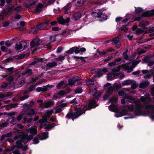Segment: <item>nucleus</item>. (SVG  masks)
Here are the masks:
<instances>
[{
  "mask_svg": "<svg viewBox=\"0 0 154 154\" xmlns=\"http://www.w3.org/2000/svg\"><path fill=\"white\" fill-rule=\"evenodd\" d=\"M153 16H154V9L150 11H146L143 12L141 15L142 17H150Z\"/></svg>",
  "mask_w": 154,
  "mask_h": 154,
  "instance_id": "nucleus-6",
  "label": "nucleus"
},
{
  "mask_svg": "<svg viewBox=\"0 0 154 154\" xmlns=\"http://www.w3.org/2000/svg\"><path fill=\"white\" fill-rule=\"evenodd\" d=\"M43 5L42 4H39L37 7L35 11L36 13H38L42 11L43 8Z\"/></svg>",
  "mask_w": 154,
  "mask_h": 154,
  "instance_id": "nucleus-19",
  "label": "nucleus"
},
{
  "mask_svg": "<svg viewBox=\"0 0 154 154\" xmlns=\"http://www.w3.org/2000/svg\"><path fill=\"white\" fill-rule=\"evenodd\" d=\"M131 23V22L130 21L128 23V24L122 25L121 28V31H123L124 30H125V28H126V27L128 26L129 24V23Z\"/></svg>",
  "mask_w": 154,
  "mask_h": 154,
  "instance_id": "nucleus-47",
  "label": "nucleus"
},
{
  "mask_svg": "<svg viewBox=\"0 0 154 154\" xmlns=\"http://www.w3.org/2000/svg\"><path fill=\"white\" fill-rule=\"evenodd\" d=\"M18 45H19V43L18 44H16L15 46V48L16 50L18 51H23L22 49V48L21 46H18Z\"/></svg>",
  "mask_w": 154,
  "mask_h": 154,
  "instance_id": "nucleus-39",
  "label": "nucleus"
},
{
  "mask_svg": "<svg viewBox=\"0 0 154 154\" xmlns=\"http://www.w3.org/2000/svg\"><path fill=\"white\" fill-rule=\"evenodd\" d=\"M48 137V132H44L41 134L39 137V139L41 140L45 139Z\"/></svg>",
  "mask_w": 154,
  "mask_h": 154,
  "instance_id": "nucleus-15",
  "label": "nucleus"
},
{
  "mask_svg": "<svg viewBox=\"0 0 154 154\" xmlns=\"http://www.w3.org/2000/svg\"><path fill=\"white\" fill-rule=\"evenodd\" d=\"M97 74L99 77L101 76L103 74L101 70L100 69H99L97 72Z\"/></svg>",
  "mask_w": 154,
  "mask_h": 154,
  "instance_id": "nucleus-56",
  "label": "nucleus"
},
{
  "mask_svg": "<svg viewBox=\"0 0 154 154\" xmlns=\"http://www.w3.org/2000/svg\"><path fill=\"white\" fill-rule=\"evenodd\" d=\"M57 65V63L55 62H53L51 63H49L47 64L45 66L42 67L43 69L47 70L48 69L54 66H56Z\"/></svg>",
  "mask_w": 154,
  "mask_h": 154,
  "instance_id": "nucleus-9",
  "label": "nucleus"
},
{
  "mask_svg": "<svg viewBox=\"0 0 154 154\" xmlns=\"http://www.w3.org/2000/svg\"><path fill=\"white\" fill-rule=\"evenodd\" d=\"M39 31L36 26L34 28L31 29V32L33 34L36 33Z\"/></svg>",
  "mask_w": 154,
  "mask_h": 154,
  "instance_id": "nucleus-42",
  "label": "nucleus"
},
{
  "mask_svg": "<svg viewBox=\"0 0 154 154\" xmlns=\"http://www.w3.org/2000/svg\"><path fill=\"white\" fill-rule=\"evenodd\" d=\"M1 49L2 51L4 52H6L8 51V49L4 46H2L1 48Z\"/></svg>",
  "mask_w": 154,
  "mask_h": 154,
  "instance_id": "nucleus-59",
  "label": "nucleus"
},
{
  "mask_svg": "<svg viewBox=\"0 0 154 154\" xmlns=\"http://www.w3.org/2000/svg\"><path fill=\"white\" fill-rule=\"evenodd\" d=\"M74 52L75 54L77 53V48H71L69 50L67 51V53L69 54H71Z\"/></svg>",
  "mask_w": 154,
  "mask_h": 154,
  "instance_id": "nucleus-20",
  "label": "nucleus"
},
{
  "mask_svg": "<svg viewBox=\"0 0 154 154\" xmlns=\"http://www.w3.org/2000/svg\"><path fill=\"white\" fill-rule=\"evenodd\" d=\"M85 0H78V7L82 6L84 4Z\"/></svg>",
  "mask_w": 154,
  "mask_h": 154,
  "instance_id": "nucleus-36",
  "label": "nucleus"
},
{
  "mask_svg": "<svg viewBox=\"0 0 154 154\" xmlns=\"http://www.w3.org/2000/svg\"><path fill=\"white\" fill-rule=\"evenodd\" d=\"M151 93L152 96H153V99L154 100V85L151 89Z\"/></svg>",
  "mask_w": 154,
  "mask_h": 154,
  "instance_id": "nucleus-62",
  "label": "nucleus"
},
{
  "mask_svg": "<svg viewBox=\"0 0 154 154\" xmlns=\"http://www.w3.org/2000/svg\"><path fill=\"white\" fill-rule=\"evenodd\" d=\"M81 104L82 106L80 107V104H79V107H78V118L83 113H85L86 110L95 108L98 106L96 100L93 99L89 100L88 108L86 105Z\"/></svg>",
  "mask_w": 154,
  "mask_h": 154,
  "instance_id": "nucleus-2",
  "label": "nucleus"
},
{
  "mask_svg": "<svg viewBox=\"0 0 154 154\" xmlns=\"http://www.w3.org/2000/svg\"><path fill=\"white\" fill-rule=\"evenodd\" d=\"M114 91L113 90V88L112 86L109 87L106 91V93L111 95L112 94L113 92Z\"/></svg>",
  "mask_w": 154,
  "mask_h": 154,
  "instance_id": "nucleus-27",
  "label": "nucleus"
},
{
  "mask_svg": "<svg viewBox=\"0 0 154 154\" xmlns=\"http://www.w3.org/2000/svg\"><path fill=\"white\" fill-rule=\"evenodd\" d=\"M69 84L70 85H72L74 84L75 83V81L72 79H69L68 80Z\"/></svg>",
  "mask_w": 154,
  "mask_h": 154,
  "instance_id": "nucleus-52",
  "label": "nucleus"
},
{
  "mask_svg": "<svg viewBox=\"0 0 154 154\" xmlns=\"http://www.w3.org/2000/svg\"><path fill=\"white\" fill-rule=\"evenodd\" d=\"M143 33L147 34L148 33V32L147 31H145L144 30L141 29L140 28L137 29L135 31V34L136 35H139Z\"/></svg>",
  "mask_w": 154,
  "mask_h": 154,
  "instance_id": "nucleus-16",
  "label": "nucleus"
},
{
  "mask_svg": "<svg viewBox=\"0 0 154 154\" xmlns=\"http://www.w3.org/2000/svg\"><path fill=\"white\" fill-rule=\"evenodd\" d=\"M97 52L98 53L99 55H104L106 54V53L104 51H99V50H97Z\"/></svg>",
  "mask_w": 154,
  "mask_h": 154,
  "instance_id": "nucleus-50",
  "label": "nucleus"
},
{
  "mask_svg": "<svg viewBox=\"0 0 154 154\" xmlns=\"http://www.w3.org/2000/svg\"><path fill=\"white\" fill-rule=\"evenodd\" d=\"M110 95L109 94H106L103 97V99L104 100H107L110 97Z\"/></svg>",
  "mask_w": 154,
  "mask_h": 154,
  "instance_id": "nucleus-64",
  "label": "nucleus"
},
{
  "mask_svg": "<svg viewBox=\"0 0 154 154\" xmlns=\"http://www.w3.org/2000/svg\"><path fill=\"white\" fill-rule=\"evenodd\" d=\"M27 43L24 42H21L19 43V45L18 46H21L22 48V50H24L27 47Z\"/></svg>",
  "mask_w": 154,
  "mask_h": 154,
  "instance_id": "nucleus-23",
  "label": "nucleus"
},
{
  "mask_svg": "<svg viewBox=\"0 0 154 154\" xmlns=\"http://www.w3.org/2000/svg\"><path fill=\"white\" fill-rule=\"evenodd\" d=\"M37 2V0H29L28 2L25 4V6L27 8L35 5Z\"/></svg>",
  "mask_w": 154,
  "mask_h": 154,
  "instance_id": "nucleus-10",
  "label": "nucleus"
},
{
  "mask_svg": "<svg viewBox=\"0 0 154 154\" xmlns=\"http://www.w3.org/2000/svg\"><path fill=\"white\" fill-rule=\"evenodd\" d=\"M23 114H21L19 115L17 117V120L18 122H20V120H21L23 118Z\"/></svg>",
  "mask_w": 154,
  "mask_h": 154,
  "instance_id": "nucleus-53",
  "label": "nucleus"
},
{
  "mask_svg": "<svg viewBox=\"0 0 154 154\" xmlns=\"http://www.w3.org/2000/svg\"><path fill=\"white\" fill-rule=\"evenodd\" d=\"M135 8V12L137 14H139L141 13L143 11V10L142 8L140 7H138L137 8L136 7H134Z\"/></svg>",
  "mask_w": 154,
  "mask_h": 154,
  "instance_id": "nucleus-32",
  "label": "nucleus"
},
{
  "mask_svg": "<svg viewBox=\"0 0 154 154\" xmlns=\"http://www.w3.org/2000/svg\"><path fill=\"white\" fill-rule=\"evenodd\" d=\"M100 9H97L95 11V12L92 13V15L94 17L99 18Z\"/></svg>",
  "mask_w": 154,
  "mask_h": 154,
  "instance_id": "nucleus-18",
  "label": "nucleus"
},
{
  "mask_svg": "<svg viewBox=\"0 0 154 154\" xmlns=\"http://www.w3.org/2000/svg\"><path fill=\"white\" fill-rule=\"evenodd\" d=\"M128 110L125 109H123L120 112V115L121 116L128 115Z\"/></svg>",
  "mask_w": 154,
  "mask_h": 154,
  "instance_id": "nucleus-26",
  "label": "nucleus"
},
{
  "mask_svg": "<svg viewBox=\"0 0 154 154\" xmlns=\"http://www.w3.org/2000/svg\"><path fill=\"white\" fill-rule=\"evenodd\" d=\"M149 24V23L147 21H143L141 22L139 24V26L141 27L143 26H146Z\"/></svg>",
  "mask_w": 154,
  "mask_h": 154,
  "instance_id": "nucleus-22",
  "label": "nucleus"
},
{
  "mask_svg": "<svg viewBox=\"0 0 154 154\" xmlns=\"http://www.w3.org/2000/svg\"><path fill=\"white\" fill-rule=\"evenodd\" d=\"M65 59L64 56H60L58 58H57L56 60H57L62 61L63 60Z\"/></svg>",
  "mask_w": 154,
  "mask_h": 154,
  "instance_id": "nucleus-55",
  "label": "nucleus"
},
{
  "mask_svg": "<svg viewBox=\"0 0 154 154\" xmlns=\"http://www.w3.org/2000/svg\"><path fill=\"white\" fill-rule=\"evenodd\" d=\"M86 51V49L85 48H78V54L80 53V52H85Z\"/></svg>",
  "mask_w": 154,
  "mask_h": 154,
  "instance_id": "nucleus-41",
  "label": "nucleus"
},
{
  "mask_svg": "<svg viewBox=\"0 0 154 154\" xmlns=\"http://www.w3.org/2000/svg\"><path fill=\"white\" fill-rule=\"evenodd\" d=\"M125 99H128L130 100L134 101V103L136 104L138 103V101L135 100V99L131 96V95H127L125 97Z\"/></svg>",
  "mask_w": 154,
  "mask_h": 154,
  "instance_id": "nucleus-21",
  "label": "nucleus"
},
{
  "mask_svg": "<svg viewBox=\"0 0 154 154\" xmlns=\"http://www.w3.org/2000/svg\"><path fill=\"white\" fill-rule=\"evenodd\" d=\"M121 66L123 68L126 70L128 71L129 69V66L128 65H127L126 64H122Z\"/></svg>",
  "mask_w": 154,
  "mask_h": 154,
  "instance_id": "nucleus-46",
  "label": "nucleus"
},
{
  "mask_svg": "<svg viewBox=\"0 0 154 154\" xmlns=\"http://www.w3.org/2000/svg\"><path fill=\"white\" fill-rule=\"evenodd\" d=\"M66 94V93L63 91H61L58 92L59 95L61 96H63L64 95Z\"/></svg>",
  "mask_w": 154,
  "mask_h": 154,
  "instance_id": "nucleus-54",
  "label": "nucleus"
},
{
  "mask_svg": "<svg viewBox=\"0 0 154 154\" xmlns=\"http://www.w3.org/2000/svg\"><path fill=\"white\" fill-rule=\"evenodd\" d=\"M99 20L100 21H103L104 20H106L107 19V16L106 14L105 13L103 12V11L102 9H100V12Z\"/></svg>",
  "mask_w": 154,
  "mask_h": 154,
  "instance_id": "nucleus-7",
  "label": "nucleus"
},
{
  "mask_svg": "<svg viewBox=\"0 0 154 154\" xmlns=\"http://www.w3.org/2000/svg\"><path fill=\"white\" fill-rule=\"evenodd\" d=\"M47 89L45 87H38L36 89V91L37 92H40L42 91L43 92L45 91H46Z\"/></svg>",
  "mask_w": 154,
  "mask_h": 154,
  "instance_id": "nucleus-34",
  "label": "nucleus"
},
{
  "mask_svg": "<svg viewBox=\"0 0 154 154\" xmlns=\"http://www.w3.org/2000/svg\"><path fill=\"white\" fill-rule=\"evenodd\" d=\"M128 110L131 112H134L135 108L134 109V105H128Z\"/></svg>",
  "mask_w": 154,
  "mask_h": 154,
  "instance_id": "nucleus-33",
  "label": "nucleus"
},
{
  "mask_svg": "<svg viewBox=\"0 0 154 154\" xmlns=\"http://www.w3.org/2000/svg\"><path fill=\"white\" fill-rule=\"evenodd\" d=\"M64 84V82H61L59 83L57 86V87L58 88H60Z\"/></svg>",
  "mask_w": 154,
  "mask_h": 154,
  "instance_id": "nucleus-58",
  "label": "nucleus"
},
{
  "mask_svg": "<svg viewBox=\"0 0 154 154\" xmlns=\"http://www.w3.org/2000/svg\"><path fill=\"white\" fill-rule=\"evenodd\" d=\"M18 123L16 119L13 118L12 120L11 121V123L13 125L15 124Z\"/></svg>",
  "mask_w": 154,
  "mask_h": 154,
  "instance_id": "nucleus-48",
  "label": "nucleus"
},
{
  "mask_svg": "<svg viewBox=\"0 0 154 154\" xmlns=\"http://www.w3.org/2000/svg\"><path fill=\"white\" fill-rule=\"evenodd\" d=\"M35 112L34 109H31L29 110L27 112V114L29 116L33 115L35 113Z\"/></svg>",
  "mask_w": 154,
  "mask_h": 154,
  "instance_id": "nucleus-35",
  "label": "nucleus"
},
{
  "mask_svg": "<svg viewBox=\"0 0 154 154\" xmlns=\"http://www.w3.org/2000/svg\"><path fill=\"white\" fill-rule=\"evenodd\" d=\"M38 103H39V105L41 107L43 108H44V103H43V101L42 100H38L37 101Z\"/></svg>",
  "mask_w": 154,
  "mask_h": 154,
  "instance_id": "nucleus-49",
  "label": "nucleus"
},
{
  "mask_svg": "<svg viewBox=\"0 0 154 154\" xmlns=\"http://www.w3.org/2000/svg\"><path fill=\"white\" fill-rule=\"evenodd\" d=\"M32 73V70L30 69H27L25 72L22 73V76L25 75H30Z\"/></svg>",
  "mask_w": 154,
  "mask_h": 154,
  "instance_id": "nucleus-28",
  "label": "nucleus"
},
{
  "mask_svg": "<svg viewBox=\"0 0 154 154\" xmlns=\"http://www.w3.org/2000/svg\"><path fill=\"white\" fill-rule=\"evenodd\" d=\"M109 110L112 112H118L119 111V109L115 104L110 105L108 107Z\"/></svg>",
  "mask_w": 154,
  "mask_h": 154,
  "instance_id": "nucleus-8",
  "label": "nucleus"
},
{
  "mask_svg": "<svg viewBox=\"0 0 154 154\" xmlns=\"http://www.w3.org/2000/svg\"><path fill=\"white\" fill-rule=\"evenodd\" d=\"M49 23L48 21H46L44 23H41L42 26L43 30L46 29V27L48 25Z\"/></svg>",
  "mask_w": 154,
  "mask_h": 154,
  "instance_id": "nucleus-30",
  "label": "nucleus"
},
{
  "mask_svg": "<svg viewBox=\"0 0 154 154\" xmlns=\"http://www.w3.org/2000/svg\"><path fill=\"white\" fill-rule=\"evenodd\" d=\"M88 58V57H82L78 56V63L81 61L82 62L84 63L85 61V59Z\"/></svg>",
  "mask_w": 154,
  "mask_h": 154,
  "instance_id": "nucleus-25",
  "label": "nucleus"
},
{
  "mask_svg": "<svg viewBox=\"0 0 154 154\" xmlns=\"http://www.w3.org/2000/svg\"><path fill=\"white\" fill-rule=\"evenodd\" d=\"M50 41L51 42H54L56 40V36L51 35L50 37Z\"/></svg>",
  "mask_w": 154,
  "mask_h": 154,
  "instance_id": "nucleus-45",
  "label": "nucleus"
},
{
  "mask_svg": "<svg viewBox=\"0 0 154 154\" xmlns=\"http://www.w3.org/2000/svg\"><path fill=\"white\" fill-rule=\"evenodd\" d=\"M55 126V124L53 123L51 125H46L45 126V128L46 129H50L51 128L54 127Z\"/></svg>",
  "mask_w": 154,
  "mask_h": 154,
  "instance_id": "nucleus-40",
  "label": "nucleus"
},
{
  "mask_svg": "<svg viewBox=\"0 0 154 154\" xmlns=\"http://www.w3.org/2000/svg\"><path fill=\"white\" fill-rule=\"evenodd\" d=\"M41 44V42L40 40L37 37L34 39L30 43L32 48H35Z\"/></svg>",
  "mask_w": 154,
  "mask_h": 154,
  "instance_id": "nucleus-5",
  "label": "nucleus"
},
{
  "mask_svg": "<svg viewBox=\"0 0 154 154\" xmlns=\"http://www.w3.org/2000/svg\"><path fill=\"white\" fill-rule=\"evenodd\" d=\"M72 19L73 20L75 21L77 20V14L76 13H75L72 16Z\"/></svg>",
  "mask_w": 154,
  "mask_h": 154,
  "instance_id": "nucleus-57",
  "label": "nucleus"
},
{
  "mask_svg": "<svg viewBox=\"0 0 154 154\" xmlns=\"http://www.w3.org/2000/svg\"><path fill=\"white\" fill-rule=\"evenodd\" d=\"M114 91H118L120 88L122 87L121 84L118 85V84L115 83L112 86Z\"/></svg>",
  "mask_w": 154,
  "mask_h": 154,
  "instance_id": "nucleus-13",
  "label": "nucleus"
},
{
  "mask_svg": "<svg viewBox=\"0 0 154 154\" xmlns=\"http://www.w3.org/2000/svg\"><path fill=\"white\" fill-rule=\"evenodd\" d=\"M119 41V38L118 37L114 38H112V42H113V44H117L118 43Z\"/></svg>",
  "mask_w": 154,
  "mask_h": 154,
  "instance_id": "nucleus-38",
  "label": "nucleus"
},
{
  "mask_svg": "<svg viewBox=\"0 0 154 154\" xmlns=\"http://www.w3.org/2000/svg\"><path fill=\"white\" fill-rule=\"evenodd\" d=\"M143 107L142 105L140 104H136L135 107V110L134 111L135 115L136 116H140L146 114L144 111H143L142 108Z\"/></svg>",
  "mask_w": 154,
  "mask_h": 154,
  "instance_id": "nucleus-4",
  "label": "nucleus"
},
{
  "mask_svg": "<svg viewBox=\"0 0 154 154\" xmlns=\"http://www.w3.org/2000/svg\"><path fill=\"white\" fill-rule=\"evenodd\" d=\"M57 20L60 24H65V20L63 17H59L57 19Z\"/></svg>",
  "mask_w": 154,
  "mask_h": 154,
  "instance_id": "nucleus-29",
  "label": "nucleus"
},
{
  "mask_svg": "<svg viewBox=\"0 0 154 154\" xmlns=\"http://www.w3.org/2000/svg\"><path fill=\"white\" fill-rule=\"evenodd\" d=\"M132 80H128L123 82L122 84L123 86L128 85L131 84Z\"/></svg>",
  "mask_w": 154,
  "mask_h": 154,
  "instance_id": "nucleus-31",
  "label": "nucleus"
},
{
  "mask_svg": "<svg viewBox=\"0 0 154 154\" xmlns=\"http://www.w3.org/2000/svg\"><path fill=\"white\" fill-rule=\"evenodd\" d=\"M154 32V27H150L148 30V33Z\"/></svg>",
  "mask_w": 154,
  "mask_h": 154,
  "instance_id": "nucleus-60",
  "label": "nucleus"
},
{
  "mask_svg": "<svg viewBox=\"0 0 154 154\" xmlns=\"http://www.w3.org/2000/svg\"><path fill=\"white\" fill-rule=\"evenodd\" d=\"M37 127L34 126L32 127L30 129L26 130V134H25L22 137L16 136L14 138V140L20 138L21 140H18L16 143V146L10 147L5 150L6 152H9L14 150L16 146L17 148H21L24 150H26L28 147L26 144L29 140H31L33 135L37 133Z\"/></svg>",
  "mask_w": 154,
  "mask_h": 154,
  "instance_id": "nucleus-1",
  "label": "nucleus"
},
{
  "mask_svg": "<svg viewBox=\"0 0 154 154\" xmlns=\"http://www.w3.org/2000/svg\"><path fill=\"white\" fill-rule=\"evenodd\" d=\"M118 98L115 97L111 98L109 100V102L111 103H115L117 101Z\"/></svg>",
  "mask_w": 154,
  "mask_h": 154,
  "instance_id": "nucleus-37",
  "label": "nucleus"
},
{
  "mask_svg": "<svg viewBox=\"0 0 154 154\" xmlns=\"http://www.w3.org/2000/svg\"><path fill=\"white\" fill-rule=\"evenodd\" d=\"M149 83V82L148 81H145L140 83L139 84V87L140 88L144 89L148 87Z\"/></svg>",
  "mask_w": 154,
  "mask_h": 154,
  "instance_id": "nucleus-12",
  "label": "nucleus"
},
{
  "mask_svg": "<svg viewBox=\"0 0 154 154\" xmlns=\"http://www.w3.org/2000/svg\"><path fill=\"white\" fill-rule=\"evenodd\" d=\"M54 104V102L52 101H46L44 103V107L48 108Z\"/></svg>",
  "mask_w": 154,
  "mask_h": 154,
  "instance_id": "nucleus-14",
  "label": "nucleus"
},
{
  "mask_svg": "<svg viewBox=\"0 0 154 154\" xmlns=\"http://www.w3.org/2000/svg\"><path fill=\"white\" fill-rule=\"evenodd\" d=\"M53 113L52 110H48L45 113V115L43 116L42 119L39 121V123L40 124L41 127L45 125V123L47 122V118L49 117Z\"/></svg>",
  "mask_w": 154,
  "mask_h": 154,
  "instance_id": "nucleus-3",
  "label": "nucleus"
},
{
  "mask_svg": "<svg viewBox=\"0 0 154 154\" xmlns=\"http://www.w3.org/2000/svg\"><path fill=\"white\" fill-rule=\"evenodd\" d=\"M131 82V88L132 89H135L137 87V85L136 84L135 81L132 80Z\"/></svg>",
  "mask_w": 154,
  "mask_h": 154,
  "instance_id": "nucleus-24",
  "label": "nucleus"
},
{
  "mask_svg": "<svg viewBox=\"0 0 154 154\" xmlns=\"http://www.w3.org/2000/svg\"><path fill=\"white\" fill-rule=\"evenodd\" d=\"M152 75L150 74H147L145 75L144 76V78L145 79H149L150 78L151 76Z\"/></svg>",
  "mask_w": 154,
  "mask_h": 154,
  "instance_id": "nucleus-63",
  "label": "nucleus"
},
{
  "mask_svg": "<svg viewBox=\"0 0 154 154\" xmlns=\"http://www.w3.org/2000/svg\"><path fill=\"white\" fill-rule=\"evenodd\" d=\"M77 116V113L76 112L75 113L69 112L66 115V117L69 118H74V119H76Z\"/></svg>",
  "mask_w": 154,
  "mask_h": 154,
  "instance_id": "nucleus-17",
  "label": "nucleus"
},
{
  "mask_svg": "<svg viewBox=\"0 0 154 154\" xmlns=\"http://www.w3.org/2000/svg\"><path fill=\"white\" fill-rule=\"evenodd\" d=\"M150 60V57L148 56H146L144 57L143 60L145 62L148 63Z\"/></svg>",
  "mask_w": 154,
  "mask_h": 154,
  "instance_id": "nucleus-43",
  "label": "nucleus"
},
{
  "mask_svg": "<svg viewBox=\"0 0 154 154\" xmlns=\"http://www.w3.org/2000/svg\"><path fill=\"white\" fill-rule=\"evenodd\" d=\"M22 10V7L20 6H18L14 8V10L17 11H20Z\"/></svg>",
  "mask_w": 154,
  "mask_h": 154,
  "instance_id": "nucleus-61",
  "label": "nucleus"
},
{
  "mask_svg": "<svg viewBox=\"0 0 154 154\" xmlns=\"http://www.w3.org/2000/svg\"><path fill=\"white\" fill-rule=\"evenodd\" d=\"M64 13L65 14H68L70 11V7L69 6H66L64 8Z\"/></svg>",
  "mask_w": 154,
  "mask_h": 154,
  "instance_id": "nucleus-44",
  "label": "nucleus"
},
{
  "mask_svg": "<svg viewBox=\"0 0 154 154\" xmlns=\"http://www.w3.org/2000/svg\"><path fill=\"white\" fill-rule=\"evenodd\" d=\"M101 94L100 93H96V95L94 97V98L96 100H98L99 98L101 97Z\"/></svg>",
  "mask_w": 154,
  "mask_h": 154,
  "instance_id": "nucleus-51",
  "label": "nucleus"
},
{
  "mask_svg": "<svg viewBox=\"0 0 154 154\" xmlns=\"http://www.w3.org/2000/svg\"><path fill=\"white\" fill-rule=\"evenodd\" d=\"M120 74V73H118L108 74L107 79L108 80H112L114 79H115L116 77L118 76Z\"/></svg>",
  "mask_w": 154,
  "mask_h": 154,
  "instance_id": "nucleus-11",
  "label": "nucleus"
}]
</instances>
